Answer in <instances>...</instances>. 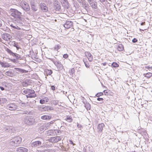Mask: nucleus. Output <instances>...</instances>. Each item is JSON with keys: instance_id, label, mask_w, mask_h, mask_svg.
<instances>
[{"instance_id": "f257e3e1", "label": "nucleus", "mask_w": 152, "mask_h": 152, "mask_svg": "<svg viewBox=\"0 0 152 152\" xmlns=\"http://www.w3.org/2000/svg\"><path fill=\"white\" fill-rule=\"evenodd\" d=\"M11 15L15 18L20 19L21 13L15 9H11Z\"/></svg>"}, {"instance_id": "f03ea898", "label": "nucleus", "mask_w": 152, "mask_h": 152, "mask_svg": "<svg viewBox=\"0 0 152 152\" xmlns=\"http://www.w3.org/2000/svg\"><path fill=\"white\" fill-rule=\"evenodd\" d=\"M64 27L66 29L70 28L72 31L74 30L73 28V23L72 21L70 20H66L64 24Z\"/></svg>"}, {"instance_id": "7ed1b4c3", "label": "nucleus", "mask_w": 152, "mask_h": 152, "mask_svg": "<svg viewBox=\"0 0 152 152\" xmlns=\"http://www.w3.org/2000/svg\"><path fill=\"white\" fill-rule=\"evenodd\" d=\"M61 138L60 136H56L55 137H52L48 139L49 142L52 143H56L58 141L61 140Z\"/></svg>"}, {"instance_id": "20e7f679", "label": "nucleus", "mask_w": 152, "mask_h": 152, "mask_svg": "<svg viewBox=\"0 0 152 152\" xmlns=\"http://www.w3.org/2000/svg\"><path fill=\"white\" fill-rule=\"evenodd\" d=\"M24 92L26 94H28L29 95L28 96V97L32 98L34 97V96L33 95H31V94H34L35 93L34 91L33 90L27 89L24 91Z\"/></svg>"}, {"instance_id": "39448f33", "label": "nucleus", "mask_w": 152, "mask_h": 152, "mask_svg": "<svg viewBox=\"0 0 152 152\" xmlns=\"http://www.w3.org/2000/svg\"><path fill=\"white\" fill-rule=\"evenodd\" d=\"M41 9L43 12H47L48 11V8L44 3H41L40 4Z\"/></svg>"}, {"instance_id": "423d86ee", "label": "nucleus", "mask_w": 152, "mask_h": 152, "mask_svg": "<svg viewBox=\"0 0 152 152\" xmlns=\"http://www.w3.org/2000/svg\"><path fill=\"white\" fill-rule=\"evenodd\" d=\"M22 6L24 10L28 11L30 10V7L28 3L26 2H23L22 4Z\"/></svg>"}, {"instance_id": "0eeeda50", "label": "nucleus", "mask_w": 152, "mask_h": 152, "mask_svg": "<svg viewBox=\"0 0 152 152\" xmlns=\"http://www.w3.org/2000/svg\"><path fill=\"white\" fill-rule=\"evenodd\" d=\"M86 56L88 58L90 61H91L93 59V56L88 51H86L85 53Z\"/></svg>"}, {"instance_id": "6e6552de", "label": "nucleus", "mask_w": 152, "mask_h": 152, "mask_svg": "<svg viewBox=\"0 0 152 152\" xmlns=\"http://www.w3.org/2000/svg\"><path fill=\"white\" fill-rule=\"evenodd\" d=\"M105 127V125L103 123L99 124L97 127V129L99 133H102L103 129V128Z\"/></svg>"}, {"instance_id": "1a4fd4ad", "label": "nucleus", "mask_w": 152, "mask_h": 152, "mask_svg": "<svg viewBox=\"0 0 152 152\" xmlns=\"http://www.w3.org/2000/svg\"><path fill=\"white\" fill-rule=\"evenodd\" d=\"M89 3L91 6L93 8L96 9L97 7V3L96 2L92 1L90 0Z\"/></svg>"}, {"instance_id": "9d476101", "label": "nucleus", "mask_w": 152, "mask_h": 152, "mask_svg": "<svg viewBox=\"0 0 152 152\" xmlns=\"http://www.w3.org/2000/svg\"><path fill=\"white\" fill-rule=\"evenodd\" d=\"M11 37L10 35L8 34H3V38L6 41L9 40Z\"/></svg>"}, {"instance_id": "9b49d317", "label": "nucleus", "mask_w": 152, "mask_h": 152, "mask_svg": "<svg viewBox=\"0 0 152 152\" xmlns=\"http://www.w3.org/2000/svg\"><path fill=\"white\" fill-rule=\"evenodd\" d=\"M17 152H27L28 149L25 148L20 147L17 149Z\"/></svg>"}, {"instance_id": "f8f14e48", "label": "nucleus", "mask_w": 152, "mask_h": 152, "mask_svg": "<svg viewBox=\"0 0 152 152\" xmlns=\"http://www.w3.org/2000/svg\"><path fill=\"white\" fill-rule=\"evenodd\" d=\"M22 139L20 137H15L14 139V141H12L15 143L20 144L21 142Z\"/></svg>"}, {"instance_id": "ddd939ff", "label": "nucleus", "mask_w": 152, "mask_h": 152, "mask_svg": "<svg viewBox=\"0 0 152 152\" xmlns=\"http://www.w3.org/2000/svg\"><path fill=\"white\" fill-rule=\"evenodd\" d=\"M103 92L104 93V95L106 96H113V93L110 90L107 89L104 90Z\"/></svg>"}, {"instance_id": "4468645a", "label": "nucleus", "mask_w": 152, "mask_h": 152, "mask_svg": "<svg viewBox=\"0 0 152 152\" xmlns=\"http://www.w3.org/2000/svg\"><path fill=\"white\" fill-rule=\"evenodd\" d=\"M41 142L39 141H37L32 142L31 144L32 146L37 147L40 146L41 144Z\"/></svg>"}, {"instance_id": "2eb2a0df", "label": "nucleus", "mask_w": 152, "mask_h": 152, "mask_svg": "<svg viewBox=\"0 0 152 152\" xmlns=\"http://www.w3.org/2000/svg\"><path fill=\"white\" fill-rule=\"evenodd\" d=\"M52 118L51 116H49L46 115H44L41 117V119L43 120H49Z\"/></svg>"}, {"instance_id": "dca6fc26", "label": "nucleus", "mask_w": 152, "mask_h": 152, "mask_svg": "<svg viewBox=\"0 0 152 152\" xmlns=\"http://www.w3.org/2000/svg\"><path fill=\"white\" fill-rule=\"evenodd\" d=\"M55 131V130H50L47 131V134L48 136L54 135L56 133Z\"/></svg>"}, {"instance_id": "f3484780", "label": "nucleus", "mask_w": 152, "mask_h": 152, "mask_svg": "<svg viewBox=\"0 0 152 152\" xmlns=\"http://www.w3.org/2000/svg\"><path fill=\"white\" fill-rule=\"evenodd\" d=\"M144 77H146L147 79L150 78L152 76V73L148 72L143 74Z\"/></svg>"}, {"instance_id": "a211bd4d", "label": "nucleus", "mask_w": 152, "mask_h": 152, "mask_svg": "<svg viewBox=\"0 0 152 152\" xmlns=\"http://www.w3.org/2000/svg\"><path fill=\"white\" fill-rule=\"evenodd\" d=\"M49 101V99L48 97H45L44 99H41L40 100V103L41 104H44L45 103Z\"/></svg>"}, {"instance_id": "6ab92c4d", "label": "nucleus", "mask_w": 152, "mask_h": 152, "mask_svg": "<svg viewBox=\"0 0 152 152\" xmlns=\"http://www.w3.org/2000/svg\"><path fill=\"white\" fill-rule=\"evenodd\" d=\"M54 7L55 10L57 11H59L61 9V7L59 3L57 4L55 3L54 4Z\"/></svg>"}, {"instance_id": "aec40b11", "label": "nucleus", "mask_w": 152, "mask_h": 152, "mask_svg": "<svg viewBox=\"0 0 152 152\" xmlns=\"http://www.w3.org/2000/svg\"><path fill=\"white\" fill-rule=\"evenodd\" d=\"M15 69L21 73H25L28 72V71H26L25 70L19 68H15Z\"/></svg>"}, {"instance_id": "412c9836", "label": "nucleus", "mask_w": 152, "mask_h": 152, "mask_svg": "<svg viewBox=\"0 0 152 152\" xmlns=\"http://www.w3.org/2000/svg\"><path fill=\"white\" fill-rule=\"evenodd\" d=\"M117 50L119 51H122L124 50V47L121 44L119 45L117 47Z\"/></svg>"}, {"instance_id": "4be33fe9", "label": "nucleus", "mask_w": 152, "mask_h": 152, "mask_svg": "<svg viewBox=\"0 0 152 152\" xmlns=\"http://www.w3.org/2000/svg\"><path fill=\"white\" fill-rule=\"evenodd\" d=\"M65 120L69 122H71L72 121L73 119L71 116H67Z\"/></svg>"}, {"instance_id": "5701e85b", "label": "nucleus", "mask_w": 152, "mask_h": 152, "mask_svg": "<svg viewBox=\"0 0 152 152\" xmlns=\"http://www.w3.org/2000/svg\"><path fill=\"white\" fill-rule=\"evenodd\" d=\"M45 73L47 75H50L52 73V71L51 70L46 69L45 71Z\"/></svg>"}, {"instance_id": "b1692460", "label": "nucleus", "mask_w": 152, "mask_h": 152, "mask_svg": "<svg viewBox=\"0 0 152 152\" xmlns=\"http://www.w3.org/2000/svg\"><path fill=\"white\" fill-rule=\"evenodd\" d=\"M61 47L59 44L55 45L53 48V50L55 51H58L59 49L61 48Z\"/></svg>"}, {"instance_id": "393cba45", "label": "nucleus", "mask_w": 152, "mask_h": 152, "mask_svg": "<svg viewBox=\"0 0 152 152\" xmlns=\"http://www.w3.org/2000/svg\"><path fill=\"white\" fill-rule=\"evenodd\" d=\"M75 72V69L74 68H72L69 72V74L72 76H73L74 73Z\"/></svg>"}, {"instance_id": "a878e982", "label": "nucleus", "mask_w": 152, "mask_h": 152, "mask_svg": "<svg viewBox=\"0 0 152 152\" xmlns=\"http://www.w3.org/2000/svg\"><path fill=\"white\" fill-rule=\"evenodd\" d=\"M145 68L146 69H147V71L148 70L151 71L152 70V66L150 65H147L145 66Z\"/></svg>"}, {"instance_id": "bb28decb", "label": "nucleus", "mask_w": 152, "mask_h": 152, "mask_svg": "<svg viewBox=\"0 0 152 152\" xmlns=\"http://www.w3.org/2000/svg\"><path fill=\"white\" fill-rule=\"evenodd\" d=\"M7 100L5 98H0V104H3Z\"/></svg>"}, {"instance_id": "cd10ccee", "label": "nucleus", "mask_w": 152, "mask_h": 152, "mask_svg": "<svg viewBox=\"0 0 152 152\" xmlns=\"http://www.w3.org/2000/svg\"><path fill=\"white\" fill-rule=\"evenodd\" d=\"M112 66L114 67H119V65L118 64L115 62H113V63Z\"/></svg>"}, {"instance_id": "c85d7f7f", "label": "nucleus", "mask_w": 152, "mask_h": 152, "mask_svg": "<svg viewBox=\"0 0 152 152\" xmlns=\"http://www.w3.org/2000/svg\"><path fill=\"white\" fill-rule=\"evenodd\" d=\"M103 95V94L102 92H100L97 93L96 95V96L99 97L100 96H102Z\"/></svg>"}, {"instance_id": "c756f323", "label": "nucleus", "mask_w": 152, "mask_h": 152, "mask_svg": "<svg viewBox=\"0 0 152 152\" xmlns=\"http://www.w3.org/2000/svg\"><path fill=\"white\" fill-rule=\"evenodd\" d=\"M6 50L8 53H10L11 55H13L14 54V53L12 52V51L8 48H7Z\"/></svg>"}, {"instance_id": "7c9ffc66", "label": "nucleus", "mask_w": 152, "mask_h": 152, "mask_svg": "<svg viewBox=\"0 0 152 152\" xmlns=\"http://www.w3.org/2000/svg\"><path fill=\"white\" fill-rule=\"evenodd\" d=\"M11 72L10 71H8L5 72V74L8 76H10L12 74Z\"/></svg>"}, {"instance_id": "2f4dec72", "label": "nucleus", "mask_w": 152, "mask_h": 152, "mask_svg": "<svg viewBox=\"0 0 152 152\" xmlns=\"http://www.w3.org/2000/svg\"><path fill=\"white\" fill-rule=\"evenodd\" d=\"M31 9L34 11H36L37 10V9L34 5H32L31 6Z\"/></svg>"}, {"instance_id": "473e14b6", "label": "nucleus", "mask_w": 152, "mask_h": 152, "mask_svg": "<svg viewBox=\"0 0 152 152\" xmlns=\"http://www.w3.org/2000/svg\"><path fill=\"white\" fill-rule=\"evenodd\" d=\"M44 152H55V151L53 150L47 149L45 150L44 151Z\"/></svg>"}, {"instance_id": "72a5a7b5", "label": "nucleus", "mask_w": 152, "mask_h": 152, "mask_svg": "<svg viewBox=\"0 0 152 152\" xmlns=\"http://www.w3.org/2000/svg\"><path fill=\"white\" fill-rule=\"evenodd\" d=\"M85 106L86 107L87 106V107L86 108L87 110L90 109L91 108V105L89 104H86L85 105Z\"/></svg>"}, {"instance_id": "f704fd0d", "label": "nucleus", "mask_w": 152, "mask_h": 152, "mask_svg": "<svg viewBox=\"0 0 152 152\" xmlns=\"http://www.w3.org/2000/svg\"><path fill=\"white\" fill-rule=\"evenodd\" d=\"M11 26L13 28L18 29V30H20L21 29L20 27H19L18 26H17V27H15V26H12V25H11Z\"/></svg>"}, {"instance_id": "c9c22d12", "label": "nucleus", "mask_w": 152, "mask_h": 152, "mask_svg": "<svg viewBox=\"0 0 152 152\" xmlns=\"http://www.w3.org/2000/svg\"><path fill=\"white\" fill-rule=\"evenodd\" d=\"M137 41H138V40H137V39L135 38L133 39L132 40V42L133 43L137 42Z\"/></svg>"}, {"instance_id": "e433bc0d", "label": "nucleus", "mask_w": 152, "mask_h": 152, "mask_svg": "<svg viewBox=\"0 0 152 152\" xmlns=\"http://www.w3.org/2000/svg\"><path fill=\"white\" fill-rule=\"evenodd\" d=\"M63 57L65 58H67L68 57V55L67 54H64L63 56Z\"/></svg>"}, {"instance_id": "4c0bfd02", "label": "nucleus", "mask_w": 152, "mask_h": 152, "mask_svg": "<svg viewBox=\"0 0 152 152\" xmlns=\"http://www.w3.org/2000/svg\"><path fill=\"white\" fill-rule=\"evenodd\" d=\"M97 100L99 101H103L104 100V99L102 98H98L97 99Z\"/></svg>"}, {"instance_id": "58836bf2", "label": "nucleus", "mask_w": 152, "mask_h": 152, "mask_svg": "<svg viewBox=\"0 0 152 152\" xmlns=\"http://www.w3.org/2000/svg\"><path fill=\"white\" fill-rule=\"evenodd\" d=\"M85 64V65L86 66V67L87 68H88L89 67V65L88 64H86L85 62L84 63Z\"/></svg>"}, {"instance_id": "ea45409f", "label": "nucleus", "mask_w": 152, "mask_h": 152, "mask_svg": "<svg viewBox=\"0 0 152 152\" xmlns=\"http://www.w3.org/2000/svg\"><path fill=\"white\" fill-rule=\"evenodd\" d=\"M51 89L53 91H54L55 90V87L54 86H51Z\"/></svg>"}, {"instance_id": "a19ab883", "label": "nucleus", "mask_w": 152, "mask_h": 152, "mask_svg": "<svg viewBox=\"0 0 152 152\" xmlns=\"http://www.w3.org/2000/svg\"><path fill=\"white\" fill-rule=\"evenodd\" d=\"M53 121H51L50 122H49L48 123V124L49 125H50L51 124H52L53 123Z\"/></svg>"}, {"instance_id": "79ce46f5", "label": "nucleus", "mask_w": 152, "mask_h": 152, "mask_svg": "<svg viewBox=\"0 0 152 152\" xmlns=\"http://www.w3.org/2000/svg\"><path fill=\"white\" fill-rule=\"evenodd\" d=\"M69 142L71 144H72L74 145H75V143H73V142L71 140H69Z\"/></svg>"}, {"instance_id": "37998d69", "label": "nucleus", "mask_w": 152, "mask_h": 152, "mask_svg": "<svg viewBox=\"0 0 152 152\" xmlns=\"http://www.w3.org/2000/svg\"><path fill=\"white\" fill-rule=\"evenodd\" d=\"M0 88L2 90V91H3L4 90V88L2 87H1V86H0Z\"/></svg>"}, {"instance_id": "c03bdc74", "label": "nucleus", "mask_w": 152, "mask_h": 152, "mask_svg": "<svg viewBox=\"0 0 152 152\" xmlns=\"http://www.w3.org/2000/svg\"><path fill=\"white\" fill-rule=\"evenodd\" d=\"M145 22H142L141 23V26H142L143 25H145Z\"/></svg>"}, {"instance_id": "a18cd8bd", "label": "nucleus", "mask_w": 152, "mask_h": 152, "mask_svg": "<svg viewBox=\"0 0 152 152\" xmlns=\"http://www.w3.org/2000/svg\"><path fill=\"white\" fill-rule=\"evenodd\" d=\"M9 108H11V109H10V110H13V109H12V107L10 106L9 107Z\"/></svg>"}, {"instance_id": "49530a36", "label": "nucleus", "mask_w": 152, "mask_h": 152, "mask_svg": "<svg viewBox=\"0 0 152 152\" xmlns=\"http://www.w3.org/2000/svg\"><path fill=\"white\" fill-rule=\"evenodd\" d=\"M2 26V24L1 22L0 21V27H1Z\"/></svg>"}, {"instance_id": "de8ad7c7", "label": "nucleus", "mask_w": 152, "mask_h": 152, "mask_svg": "<svg viewBox=\"0 0 152 152\" xmlns=\"http://www.w3.org/2000/svg\"><path fill=\"white\" fill-rule=\"evenodd\" d=\"M140 31L142 30V31H144V30H141V29H140Z\"/></svg>"}, {"instance_id": "09e8293b", "label": "nucleus", "mask_w": 152, "mask_h": 152, "mask_svg": "<svg viewBox=\"0 0 152 152\" xmlns=\"http://www.w3.org/2000/svg\"><path fill=\"white\" fill-rule=\"evenodd\" d=\"M9 66H10L9 65V66H7V67H9Z\"/></svg>"}]
</instances>
